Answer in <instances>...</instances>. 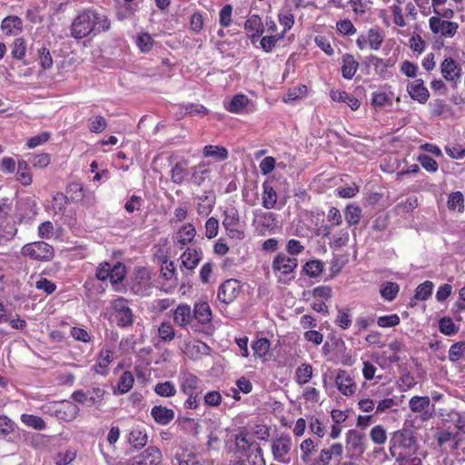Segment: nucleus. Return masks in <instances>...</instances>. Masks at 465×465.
I'll return each mask as SVG.
<instances>
[{
    "mask_svg": "<svg viewBox=\"0 0 465 465\" xmlns=\"http://www.w3.org/2000/svg\"><path fill=\"white\" fill-rule=\"evenodd\" d=\"M111 28V21L106 15L94 7H88L78 12L73 19L70 32L76 40L87 36H96Z\"/></svg>",
    "mask_w": 465,
    "mask_h": 465,
    "instance_id": "obj_1",
    "label": "nucleus"
},
{
    "mask_svg": "<svg viewBox=\"0 0 465 465\" xmlns=\"http://www.w3.org/2000/svg\"><path fill=\"white\" fill-rule=\"evenodd\" d=\"M178 384L181 392L187 399L184 401V408L187 410H196L200 406V396L203 392V381L194 373L185 371L180 372L178 376Z\"/></svg>",
    "mask_w": 465,
    "mask_h": 465,
    "instance_id": "obj_2",
    "label": "nucleus"
},
{
    "mask_svg": "<svg viewBox=\"0 0 465 465\" xmlns=\"http://www.w3.org/2000/svg\"><path fill=\"white\" fill-rule=\"evenodd\" d=\"M415 439L411 432L409 430H397L395 431L390 440V452L391 455L397 461L407 460L411 452L413 450Z\"/></svg>",
    "mask_w": 465,
    "mask_h": 465,
    "instance_id": "obj_3",
    "label": "nucleus"
},
{
    "mask_svg": "<svg viewBox=\"0 0 465 465\" xmlns=\"http://www.w3.org/2000/svg\"><path fill=\"white\" fill-rule=\"evenodd\" d=\"M298 267V260L285 253H278L272 263V270L278 282L286 284L295 278L294 272Z\"/></svg>",
    "mask_w": 465,
    "mask_h": 465,
    "instance_id": "obj_4",
    "label": "nucleus"
},
{
    "mask_svg": "<svg viewBox=\"0 0 465 465\" xmlns=\"http://www.w3.org/2000/svg\"><path fill=\"white\" fill-rule=\"evenodd\" d=\"M45 413L63 421H72L79 412L77 405L70 401H52L42 407Z\"/></svg>",
    "mask_w": 465,
    "mask_h": 465,
    "instance_id": "obj_5",
    "label": "nucleus"
},
{
    "mask_svg": "<svg viewBox=\"0 0 465 465\" xmlns=\"http://www.w3.org/2000/svg\"><path fill=\"white\" fill-rule=\"evenodd\" d=\"M223 226L229 238L241 241L245 237L243 225L241 224L238 210L232 206L223 213Z\"/></svg>",
    "mask_w": 465,
    "mask_h": 465,
    "instance_id": "obj_6",
    "label": "nucleus"
},
{
    "mask_svg": "<svg viewBox=\"0 0 465 465\" xmlns=\"http://www.w3.org/2000/svg\"><path fill=\"white\" fill-rule=\"evenodd\" d=\"M153 287L152 271L144 266L135 268L131 283L132 292L140 296H148Z\"/></svg>",
    "mask_w": 465,
    "mask_h": 465,
    "instance_id": "obj_7",
    "label": "nucleus"
},
{
    "mask_svg": "<svg viewBox=\"0 0 465 465\" xmlns=\"http://www.w3.org/2000/svg\"><path fill=\"white\" fill-rule=\"evenodd\" d=\"M252 226L259 235L274 232L278 227L277 215L272 212L255 210L253 212Z\"/></svg>",
    "mask_w": 465,
    "mask_h": 465,
    "instance_id": "obj_8",
    "label": "nucleus"
},
{
    "mask_svg": "<svg viewBox=\"0 0 465 465\" xmlns=\"http://www.w3.org/2000/svg\"><path fill=\"white\" fill-rule=\"evenodd\" d=\"M292 447V440L289 434L282 433L277 438L272 440V454L273 459L283 464L291 462V450Z\"/></svg>",
    "mask_w": 465,
    "mask_h": 465,
    "instance_id": "obj_9",
    "label": "nucleus"
},
{
    "mask_svg": "<svg viewBox=\"0 0 465 465\" xmlns=\"http://www.w3.org/2000/svg\"><path fill=\"white\" fill-rule=\"evenodd\" d=\"M320 440L307 438L300 444L301 460L305 465H322L320 461L321 450H319Z\"/></svg>",
    "mask_w": 465,
    "mask_h": 465,
    "instance_id": "obj_10",
    "label": "nucleus"
},
{
    "mask_svg": "<svg viewBox=\"0 0 465 465\" xmlns=\"http://www.w3.org/2000/svg\"><path fill=\"white\" fill-rule=\"evenodd\" d=\"M111 305L119 327L125 328L133 325L134 314L126 299L118 297L112 302Z\"/></svg>",
    "mask_w": 465,
    "mask_h": 465,
    "instance_id": "obj_11",
    "label": "nucleus"
},
{
    "mask_svg": "<svg viewBox=\"0 0 465 465\" xmlns=\"http://www.w3.org/2000/svg\"><path fill=\"white\" fill-rule=\"evenodd\" d=\"M163 453L156 446H149L135 456L129 458L124 465H159Z\"/></svg>",
    "mask_w": 465,
    "mask_h": 465,
    "instance_id": "obj_12",
    "label": "nucleus"
},
{
    "mask_svg": "<svg viewBox=\"0 0 465 465\" xmlns=\"http://www.w3.org/2000/svg\"><path fill=\"white\" fill-rule=\"evenodd\" d=\"M22 253L35 260L49 261L54 257V248L45 242H35L25 244Z\"/></svg>",
    "mask_w": 465,
    "mask_h": 465,
    "instance_id": "obj_13",
    "label": "nucleus"
},
{
    "mask_svg": "<svg viewBox=\"0 0 465 465\" xmlns=\"http://www.w3.org/2000/svg\"><path fill=\"white\" fill-rule=\"evenodd\" d=\"M429 27L432 34L444 38H452L458 32L459 24L441 19L440 16H431L429 19Z\"/></svg>",
    "mask_w": 465,
    "mask_h": 465,
    "instance_id": "obj_14",
    "label": "nucleus"
},
{
    "mask_svg": "<svg viewBox=\"0 0 465 465\" xmlns=\"http://www.w3.org/2000/svg\"><path fill=\"white\" fill-rule=\"evenodd\" d=\"M196 237V229L191 223H186L180 226L173 234V242L174 248L183 250L194 242Z\"/></svg>",
    "mask_w": 465,
    "mask_h": 465,
    "instance_id": "obj_15",
    "label": "nucleus"
},
{
    "mask_svg": "<svg viewBox=\"0 0 465 465\" xmlns=\"http://www.w3.org/2000/svg\"><path fill=\"white\" fill-rule=\"evenodd\" d=\"M213 165L208 161H201L191 168V183L202 186L212 181Z\"/></svg>",
    "mask_w": 465,
    "mask_h": 465,
    "instance_id": "obj_16",
    "label": "nucleus"
},
{
    "mask_svg": "<svg viewBox=\"0 0 465 465\" xmlns=\"http://www.w3.org/2000/svg\"><path fill=\"white\" fill-rule=\"evenodd\" d=\"M242 292L241 282L236 279L223 282L218 289V299L226 304L232 302Z\"/></svg>",
    "mask_w": 465,
    "mask_h": 465,
    "instance_id": "obj_17",
    "label": "nucleus"
},
{
    "mask_svg": "<svg viewBox=\"0 0 465 465\" xmlns=\"http://www.w3.org/2000/svg\"><path fill=\"white\" fill-rule=\"evenodd\" d=\"M365 434L357 430H349L345 434L346 448L353 455H361L365 451Z\"/></svg>",
    "mask_w": 465,
    "mask_h": 465,
    "instance_id": "obj_18",
    "label": "nucleus"
},
{
    "mask_svg": "<svg viewBox=\"0 0 465 465\" xmlns=\"http://www.w3.org/2000/svg\"><path fill=\"white\" fill-rule=\"evenodd\" d=\"M335 384L338 391L346 397L352 396L357 391L356 382L345 370H339L335 378Z\"/></svg>",
    "mask_w": 465,
    "mask_h": 465,
    "instance_id": "obj_19",
    "label": "nucleus"
},
{
    "mask_svg": "<svg viewBox=\"0 0 465 465\" xmlns=\"http://www.w3.org/2000/svg\"><path fill=\"white\" fill-rule=\"evenodd\" d=\"M84 198V188L81 183L72 182L69 183L65 188V193H57L54 196V202L57 200H64V203L74 202L77 203Z\"/></svg>",
    "mask_w": 465,
    "mask_h": 465,
    "instance_id": "obj_20",
    "label": "nucleus"
},
{
    "mask_svg": "<svg viewBox=\"0 0 465 465\" xmlns=\"http://www.w3.org/2000/svg\"><path fill=\"white\" fill-rule=\"evenodd\" d=\"M173 322L181 328H186L191 325L193 321L191 306L187 303H180L173 311Z\"/></svg>",
    "mask_w": 465,
    "mask_h": 465,
    "instance_id": "obj_21",
    "label": "nucleus"
},
{
    "mask_svg": "<svg viewBox=\"0 0 465 465\" xmlns=\"http://www.w3.org/2000/svg\"><path fill=\"white\" fill-rule=\"evenodd\" d=\"M196 211L200 216H208L213 210L216 196L213 191L204 192L202 195L197 196Z\"/></svg>",
    "mask_w": 465,
    "mask_h": 465,
    "instance_id": "obj_22",
    "label": "nucleus"
},
{
    "mask_svg": "<svg viewBox=\"0 0 465 465\" xmlns=\"http://www.w3.org/2000/svg\"><path fill=\"white\" fill-rule=\"evenodd\" d=\"M202 254L200 249L187 247L180 256L181 268L193 271L201 262Z\"/></svg>",
    "mask_w": 465,
    "mask_h": 465,
    "instance_id": "obj_23",
    "label": "nucleus"
},
{
    "mask_svg": "<svg viewBox=\"0 0 465 465\" xmlns=\"http://www.w3.org/2000/svg\"><path fill=\"white\" fill-rule=\"evenodd\" d=\"M262 205L267 210L280 209L277 207L278 193L272 183L264 181L262 184Z\"/></svg>",
    "mask_w": 465,
    "mask_h": 465,
    "instance_id": "obj_24",
    "label": "nucleus"
},
{
    "mask_svg": "<svg viewBox=\"0 0 465 465\" xmlns=\"http://www.w3.org/2000/svg\"><path fill=\"white\" fill-rule=\"evenodd\" d=\"M407 91L410 96L419 102L420 104H425L429 97V90L424 85L422 79H416L407 86Z\"/></svg>",
    "mask_w": 465,
    "mask_h": 465,
    "instance_id": "obj_25",
    "label": "nucleus"
},
{
    "mask_svg": "<svg viewBox=\"0 0 465 465\" xmlns=\"http://www.w3.org/2000/svg\"><path fill=\"white\" fill-rule=\"evenodd\" d=\"M112 359L113 352L110 350H101L97 355L95 363L91 368V371L94 374H99L102 376L107 375Z\"/></svg>",
    "mask_w": 465,
    "mask_h": 465,
    "instance_id": "obj_26",
    "label": "nucleus"
},
{
    "mask_svg": "<svg viewBox=\"0 0 465 465\" xmlns=\"http://www.w3.org/2000/svg\"><path fill=\"white\" fill-rule=\"evenodd\" d=\"M443 77L447 81L456 82L461 76V67L451 58H445L440 64Z\"/></svg>",
    "mask_w": 465,
    "mask_h": 465,
    "instance_id": "obj_27",
    "label": "nucleus"
},
{
    "mask_svg": "<svg viewBox=\"0 0 465 465\" xmlns=\"http://www.w3.org/2000/svg\"><path fill=\"white\" fill-rule=\"evenodd\" d=\"M244 29L252 32L250 35L252 43L260 38L265 31L262 18L258 15H252L247 18L244 23Z\"/></svg>",
    "mask_w": 465,
    "mask_h": 465,
    "instance_id": "obj_28",
    "label": "nucleus"
},
{
    "mask_svg": "<svg viewBox=\"0 0 465 465\" xmlns=\"http://www.w3.org/2000/svg\"><path fill=\"white\" fill-rule=\"evenodd\" d=\"M153 420L162 426H166L174 419L173 410L162 405L153 406L151 410Z\"/></svg>",
    "mask_w": 465,
    "mask_h": 465,
    "instance_id": "obj_29",
    "label": "nucleus"
},
{
    "mask_svg": "<svg viewBox=\"0 0 465 465\" xmlns=\"http://www.w3.org/2000/svg\"><path fill=\"white\" fill-rule=\"evenodd\" d=\"M234 442L236 450L246 455L253 450V445L259 444L251 440L250 433L245 429L241 430L240 432L234 436Z\"/></svg>",
    "mask_w": 465,
    "mask_h": 465,
    "instance_id": "obj_30",
    "label": "nucleus"
},
{
    "mask_svg": "<svg viewBox=\"0 0 465 465\" xmlns=\"http://www.w3.org/2000/svg\"><path fill=\"white\" fill-rule=\"evenodd\" d=\"M1 28L5 35H18L23 31V21L17 15H8L1 23Z\"/></svg>",
    "mask_w": 465,
    "mask_h": 465,
    "instance_id": "obj_31",
    "label": "nucleus"
},
{
    "mask_svg": "<svg viewBox=\"0 0 465 465\" xmlns=\"http://www.w3.org/2000/svg\"><path fill=\"white\" fill-rule=\"evenodd\" d=\"M251 103L247 95L243 94H235L229 103L224 104L226 111L232 114H242L245 113L246 107Z\"/></svg>",
    "mask_w": 465,
    "mask_h": 465,
    "instance_id": "obj_32",
    "label": "nucleus"
},
{
    "mask_svg": "<svg viewBox=\"0 0 465 465\" xmlns=\"http://www.w3.org/2000/svg\"><path fill=\"white\" fill-rule=\"evenodd\" d=\"M341 75L344 79L351 80L359 69L360 64L351 54H345L341 58Z\"/></svg>",
    "mask_w": 465,
    "mask_h": 465,
    "instance_id": "obj_33",
    "label": "nucleus"
},
{
    "mask_svg": "<svg viewBox=\"0 0 465 465\" xmlns=\"http://www.w3.org/2000/svg\"><path fill=\"white\" fill-rule=\"evenodd\" d=\"M255 358L262 359L266 361L270 358L271 342L267 338H258L251 344Z\"/></svg>",
    "mask_w": 465,
    "mask_h": 465,
    "instance_id": "obj_34",
    "label": "nucleus"
},
{
    "mask_svg": "<svg viewBox=\"0 0 465 465\" xmlns=\"http://www.w3.org/2000/svg\"><path fill=\"white\" fill-rule=\"evenodd\" d=\"M128 441L134 449H143L148 441L145 429L139 426L134 427L128 434Z\"/></svg>",
    "mask_w": 465,
    "mask_h": 465,
    "instance_id": "obj_35",
    "label": "nucleus"
},
{
    "mask_svg": "<svg viewBox=\"0 0 465 465\" xmlns=\"http://www.w3.org/2000/svg\"><path fill=\"white\" fill-rule=\"evenodd\" d=\"M188 164L187 159H183L177 162L171 169V180L175 184H183L185 178L188 175Z\"/></svg>",
    "mask_w": 465,
    "mask_h": 465,
    "instance_id": "obj_36",
    "label": "nucleus"
},
{
    "mask_svg": "<svg viewBox=\"0 0 465 465\" xmlns=\"http://www.w3.org/2000/svg\"><path fill=\"white\" fill-rule=\"evenodd\" d=\"M193 320L198 323L205 325L212 321V311L210 305L206 302H197L194 304L193 311Z\"/></svg>",
    "mask_w": 465,
    "mask_h": 465,
    "instance_id": "obj_37",
    "label": "nucleus"
},
{
    "mask_svg": "<svg viewBox=\"0 0 465 465\" xmlns=\"http://www.w3.org/2000/svg\"><path fill=\"white\" fill-rule=\"evenodd\" d=\"M330 97L334 102L347 104L348 106L353 111H356L361 105V102L358 98L345 91L331 90Z\"/></svg>",
    "mask_w": 465,
    "mask_h": 465,
    "instance_id": "obj_38",
    "label": "nucleus"
},
{
    "mask_svg": "<svg viewBox=\"0 0 465 465\" xmlns=\"http://www.w3.org/2000/svg\"><path fill=\"white\" fill-rule=\"evenodd\" d=\"M343 451V445L341 442H334L331 444L329 448H323L321 450L320 461L322 462V465H329L333 457L341 458Z\"/></svg>",
    "mask_w": 465,
    "mask_h": 465,
    "instance_id": "obj_39",
    "label": "nucleus"
},
{
    "mask_svg": "<svg viewBox=\"0 0 465 465\" xmlns=\"http://www.w3.org/2000/svg\"><path fill=\"white\" fill-rule=\"evenodd\" d=\"M15 180L24 186H29L32 184L33 174L27 161L19 160L17 162Z\"/></svg>",
    "mask_w": 465,
    "mask_h": 465,
    "instance_id": "obj_40",
    "label": "nucleus"
},
{
    "mask_svg": "<svg viewBox=\"0 0 465 465\" xmlns=\"http://www.w3.org/2000/svg\"><path fill=\"white\" fill-rule=\"evenodd\" d=\"M434 284L430 281H425L424 282L419 284L414 292V295L411 300V305L414 306L417 301H426L428 300L433 291Z\"/></svg>",
    "mask_w": 465,
    "mask_h": 465,
    "instance_id": "obj_41",
    "label": "nucleus"
},
{
    "mask_svg": "<svg viewBox=\"0 0 465 465\" xmlns=\"http://www.w3.org/2000/svg\"><path fill=\"white\" fill-rule=\"evenodd\" d=\"M203 157H213L217 161H224L228 158L229 153L224 146L209 144L203 148Z\"/></svg>",
    "mask_w": 465,
    "mask_h": 465,
    "instance_id": "obj_42",
    "label": "nucleus"
},
{
    "mask_svg": "<svg viewBox=\"0 0 465 465\" xmlns=\"http://www.w3.org/2000/svg\"><path fill=\"white\" fill-rule=\"evenodd\" d=\"M313 375V368L310 363H302L295 371V381L299 385L308 383Z\"/></svg>",
    "mask_w": 465,
    "mask_h": 465,
    "instance_id": "obj_43",
    "label": "nucleus"
},
{
    "mask_svg": "<svg viewBox=\"0 0 465 465\" xmlns=\"http://www.w3.org/2000/svg\"><path fill=\"white\" fill-rule=\"evenodd\" d=\"M278 21L282 26V30L279 35H282L284 38L287 32H289L294 25L295 18L291 10H282L278 14Z\"/></svg>",
    "mask_w": 465,
    "mask_h": 465,
    "instance_id": "obj_44",
    "label": "nucleus"
},
{
    "mask_svg": "<svg viewBox=\"0 0 465 465\" xmlns=\"http://www.w3.org/2000/svg\"><path fill=\"white\" fill-rule=\"evenodd\" d=\"M302 270L310 278H317L322 274L324 263L320 260H310L304 263Z\"/></svg>",
    "mask_w": 465,
    "mask_h": 465,
    "instance_id": "obj_45",
    "label": "nucleus"
},
{
    "mask_svg": "<svg viewBox=\"0 0 465 465\" xmlns=\"http://www.w3.org/2000/svg\"><path fill=\"white\" fill-rule=\"evenodd\" d=\"M362 216L361 207L354 204H348L344 210V217L349 226L359 224Z\"/></svg>",
    "mask_w": 465,
    "mask_h": 465,
    "instance_id": "obj_46",
    "label": "nucleus"
},
{
    "mask_svg": "<svg viewBox=\"0 0 465 465\" xmlns=\"http://www.w3.org/2000/svg\"><path fill=\"white\" fill-rule=\"evenodd\" d=\"M108 395V393L105 391L104 389L101 387H92L87 390V398H88V405L89 406H96L99 408L104 400V397Z\"/></svg>",
    "mask_w": 465,
    "mask_h": 465,
    "instance_id": "obj_47",
    "label": "nucleus"
},
{
    "mask_svg": "<svg viewBox=\"0 0 465 465\" xmlns=\"http://www.w3.org/2000/svg\"><path fill=\"white\" fill-rule=\"evenodd\" d=\"M400 292V285L397 282H386L380 290L381 296L383 300L392 302L396 299Z\"/></svg>",
    "mask_w": 465,
    "mask_h": 465,
    "instance_id": "obj_48",
    "label": "nucleus"
},
{
    "mask_svg": "<svg viewBox=\"0 0 465 465\" xmlns=\"http://www.w3.org/2000/svg\"><path fill=\"white\" fill-rule=\"evenodd\" d=\"M430 402L428 396H413L409 401V407L412 412L421 413L429 408Z\"/></svg>",
    "mask_w": 465,
    "mask_h": 465,
    "instance_id": "obj_49",
    "label": "nucleus"
},
{
    "mask_svg": "<svg viewBox=\"0 0 465 465\" xmlns=\"http://www.w3.org/2000/svg\"><path fill=\"white\" fill-rule=\"evenodd\" d=\"M307 86L305 84H298L292 88H290L282 98L284 103H292L298 99H301L307 94Z\"/></svg>",
    "mask_w": 465,
    "mask_h": 465,
    "instance_id": "obj_50",
    "label": "nucleus"
},
{
    "mask_svg": "<svg viewBox=\"0 0 465 465\" xmlns=\"http://www.w3.org/2000/svg\"><path fill=\"white\" fill-rule=\"evenodd\" d=\"M26 41L23 37L15 38L11 45V55L14 59L23 60L26 54Z\"/></svg>",
    "mask_w": 465,
    "mask_h": 465,
    "instance_id": "obj_51",
    "label": "nucleus"
},
{
    "mask_svg": "<svg viewBox=\"0 0 465 465\" xmlns=\"http://www.w3.org/2000/svg\"><path fill=\"white\" fill-rule=\"evenodd\" d=\"M134 378L131 371H125L122 373L118 384L117 390L120 394L128 392L134 386Z\"/></svg>",
    "mask_w": 465,
    "mask_h": 465,
    "instance_id": "obj_52",
    "label": "nucleus"
},
{
    "mask_svg": "<svg viewBox=\"0 0 465 465\" xmlns=\"http://www.w3.org/2000/svg\"><path fill=\"white\" fill-rule=\"evenodd\" d=\"M20 419L25 425L35 430H41L46 428L45 421L39 416L25 413L21 415Z\"/></svg>",
    "mask_w": 465,
    "mask_h": 465,
    "instance_id": "obj_53",
    "label": "nucleus"
},
{
    "mask_svg": "<svg viewBox=\"0 0 465 465\" xmlns=\"http://www.w3.org/2000/svg\"><path fill=\"white\" fill-rule=\"evenodd\" d=\"M158 337L164 342H170L175 338V330L171 322H163L160 324Z\"/></svg>",
    "mask_w": 465,
    "mask_h": 465,
    "instance_id": "obj_54",
    "label": "nucleus"
},
{
    "mask_svg": "<svg viewBox=\"0 0 465 465\" xmlns=\"http://www.w3.org/2000/svg\"><path fill=\"white\" fill-rule=\"evenodd\" d=\"M175 273L176 269L174 262L169 260L167 256H164L161 263V277L165 281H170L175 276Z\"/></svg>",
    "mask_w": 465,
    "mask_h": 465,
    "instance_id": "obj_55",
    "label": "nucleus"
},
{
    "mask_svg": "<svg viewBox=\"0 0 465 465\" xmlns=\"http://www.w3.org/2000/svg\"><path fill=\"white\" fill-rule=\"evenodd\" d=\"M383 35L378 28H371L367 32L368 45L372 50H379L383 43Z\"/></svg>",
    "mask_w": 465,
    "mask_h": 465,
    "instance_id": "obj_56",
    "label": "nucleus"
},
{
    "mask_svg": "<svg viewBox=\"0 0 465 465\" xmlns=\"http://www.w3.org/2000/svg\"><path fill=\"white\" fill-rule=\"evenodd\" d=\"M282 39V35L279 34L265 35L261 38L260 46L265 53H271L277 43Z\"/></svg>",
    "mask_w": 465,
    "mask_h": 465,
    "instance_id": "obj_57",
    "label": "nucleus"
},
{
    "mask_svg": "<svg viewBox=\"0 0 465 465\" xmlns=\"http://www.w3.org/2000/svg\"><path fill=\"white\" fill-rule=\"evenodd\" d=\"M136 45L142 53H149L154 45V40L150 34L141 33L137 36Z\"/></svg>",
    "mask_w": 465,
    "mask_h": 465,
    "instance_id": "obj_58",
    "label": "nucleus"
},
{
    "mask_svg": "<svg viewBox=\"0 0 465 465\" xmlns=\"http://www.w3.org/2000/svg\"><path fill=\"white\" fill-rule=\"evenodd\" d=\"M232 5H224L219 12V24L223 28H227L232 25Z\"/></svg>",
    "mask_w": 465,
    "mask_h": 465,
    "instance_id": "obj_59",
    "label": "nucleus"
},
{
    "mask_svg": "<svg viewBox=\"0 0 465 465\" xmlns=\"http://www.w3.org/2000/svg\"><path fill=\"white\" fill-rule=\"evenodd\" d=\"M154 391L161 397H173L177 392L175 385L169 381L157 383L154 387Z\"/></svg>",
    "mask_w": 465,
    "mask_h": 465,
    "instance_id": "obj_60",
    "label": "nucleus"
},
{
    "mask_svg": "<svg viewBox=\"0 0 465 465\" xmlns=\"http://www.w3.org/2000/svg\"><path fill=\"white\" fill-rule=\"evenodd\" d=\"M391 95L392 94L386 92H373L371 94V104L373 107H383L387 104H391Z\"/></svg>",
    "mask_w": 465,
    "mask_h": 465,
    "instance_id": "obj_61",
    "label": "nucleus"
},
{
    "mask_svg": "<svg viewBox=\"0 0 465 465\" xmlns=\"http://www.w3.org/2000/svg\"><path fill=\"white\" fill-rule=\"evenodd\" d=\"M335 324L342 330H347L351 326V319L349 309H338Z\"/></svg>",
    "mask_w": 465,
    "mask_h": 465,
    "instance_id": "obj_62",
    "label": "nucleus"
},
{
    "mask_svg": "<svg viewBox=\"0 0 465 465\" xmlns=\"http://www.w3.org/2000/svg\"><path fill=\"white\" fill-rule=\"evenodd\" d=\"M448 208L450 211L456 210V208H459V212H463L464 209V197L462 193L457 191L453 192L449 195L448 201H447Z\"/></svg>",
    "mask_w": 465,
    "mask_h": 465,
    "instance_id": "obj_63",
    "label": "nucleus"
},
{
    "mask_svg": "<svg viewBox=\"0 0 465 465\" xmlns=\"http://www.w3.org/2000/svg\"><path fill=\"white\" fill-rule=\"evenodd\" d=\"M247 459L250 465H266L260 444L253 445V450L247 454Z\"/></svg>",
    "mask_w": 465,
    "mask_h": 465,
    "instance_id": "obj_64",
    "label": "nucleus"
}]
</instances>
